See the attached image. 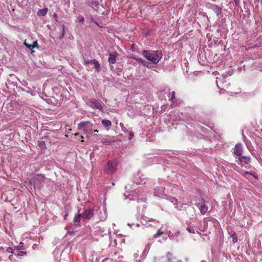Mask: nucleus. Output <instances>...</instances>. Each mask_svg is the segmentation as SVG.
Wrapping results in <instances>:
<instances>
[{
  "instance_id": "nucleus-13",
  "label": "nucleus",
  "mask_w": 262,
  "mask_h": 262,
  "mask_svg": "<svg viewBox=\"0 0 262 262\" xmlns=\"http://www.w3.org/2000/svg\"><path fill=\"white\" fill-rule=\"evenodd\" d=\"M136 60L139 63L142 64L144 67L148 68V69H153L155 68V66L154 65H150V62H147L145 60L143 59L142 58L137 57L136 59Z\"/></svg>"
},
{
  "instance_id": "nucleus-7",
  "label": "nucleus",
  "mask_w": 262,
  "mask_h": 262,
  "mask_svg": "<svg viewBox=\"0 0 262 262\" xmlns=\"http://www.w3.org/2000/svg\"><path fill=\"white\" fill-rule=\"evenodd\" d=\"M195 205L199 208L202 215L205 214L208 210V207L206 205V200L204 198H202L200 202L195 203Z\"/></svg>"
},
{
  "instance_id": "nucleus-46",
  "label": "nucleus",
  "mask_w": 262,
  "mask_h": 262,
  "mask_svg": "<svg viewBox=\"0 0 262 262\" xmlns=\"http://www.w3.org/2000/svg\"><path fill=\"white\" fill-rule=\"evenodd\" d=\"M67 216H68V214H66L64 215V220L66 219Z\"/></svg>"
},
{
  "instance_id": "nucleus-34",
  "label": "nucleus",
  "mask_w": 262,
  "mask_h": 262,
  "mask_svg": "<svg viewBox=\"0 0 262 262\" xmlns=\"http://www.w3.org/2000/svg\"><path fill=\"white\" fill-rule=\"evenodd\" d=\"M100 220L104 221L106 219V214L105 210H104V215L102 216H99Z\"/></svg>"
},
{
  "instance_id": "nucleus-6",
  "label": "nucleus",
  "mask_w": 262,
  "mask_h": 262,
  "mask_svg": "<svg viewBox=\"0 0 262 262\" xmlns=\"http://www.w3.org/2000/svg\"><path fill=\"white\" fill-rule=\"evenodd\" d=\"M98 210H95L94 209L88 208L84 210L82 214V217L84 220H89L93 217L97 215Z\"/></svg>"
},
{
  "instance_id": "nucleus-50",
  "label": "nucleus",
  "mask_w": 262,
  "mask_h": 262,
  "mask_svg": "<svg viewBox=\"0 0 262 262\" xmlns=\"http://www.w3.org/2000/svg\"><path fill=\"white\" fill-rule=\"evenodd\" d=\"M54 16H56V14L55 13H54Z\"/></svg>"
},
{
  "instance_id": "nucleus-40",
  "label": "nucleus",
  "mask_w": 262,
  "mask_h": 262,
  "mask_svg": "<svg viewBox=\"0 0 262 262\" xmlns=\"http://www.w3.org/2000/svg\"><path fill=\"white\" fill-rule=\"evenodd\" d=\"M94 133L93 134L91 135H93V136H99V135H97V133H98V130H97V129H95L94 130Z\"/></svg>"
},
{
  "instance_id": "nucleus-31",
  "label": "nucleus",
  "mask_w": 262,
  "mask_h": 262,
  "mask_svg": "<svg viewBox=\"0 0 262 262\" xmlns=\"http://www.w3.org/2000/svg\"><path fill=\"white\" fill-rule=\"evenodd\" d=\"M247 148L249 150H251V143L250 141H245Z\"/></svg>"
},
{
  "instance_id": "nucleus-18",
  "label": "nucleus",
  "mask_w": 262,
  "mask_h": 262,
  "mask_svg": "<svg viewBox=\"0 0 262 262\" xmlns=\"http://www.w3.org/2000/svg\"><path fill=\"white\" fill-rule=\"evenodd\" d=\"M129 199L130 200H132V199H133L134 200H137V201L138 203L144 202L146 201V198L145 196H142V197L140 198L139 196H135V198H134L133 196H129Z\"/></svg>"
},
{
  "instance_id": "nucleus-42",
  "label": "nucleus",
  "mask_w": 262,
  "mask_h": 262,
  "mask_svg": "<svg viewBox=\"0 0 262 262\" xmlns=\"http://www.w3.org/2000/svg\"><path fill=\"white\" fill-rule=\"evenodd\" d=\"M245 174V175H253V177L256 178L254 174H252L250 172H249V171H246Z\"/></svg>"
},
{
  "instance_id": "nucleus-11",
  "label": "nucleus",
  "mask_w": 262,
  "mask_h": 262,
  "mask_svg": "<svg viewBox=\"0 0 262 262\" xmlns=\"http://www.w3.org/2000/svg\"><path fill=\"white\" fill-rule=\"evenodd\" d=\"M243 152V146L241 143H237L234 148L233 154L237 157L242 155Z\"/></svg>"
},
{
  "instance_id": "nucleus-2",
  "label": "nucleus",
  "mask_w": 262,
  "mask_h": 262,
  "mask_svg": "<svg viewBox=\"0 0 262 262\" xmlns=\"http://www.w3.org/2000/svg\"><path fill=\"white\" fill-rule=\"evenodd\" d=\"M93 124L89 121H83L80 122L78 124L77 128L79 130H82L85 134H92Z\"/></svg>"
},
{
  "instance_id": "nucleus-8",
  "label": "nucleus",
  "mask_w": 262,
  "mask_h": 262,
  "mask_svg": "<svg viewBox=\"0 0 262 262\" xmlns=\"http://www.w3.org/2000/svg\"><path fill=\"white\" fill-rule=\"evenodd\" d=\"M117 137L111 136L108 135L104 136L103 138L101 139V143L103 145H110L112 143L118 141L116 139Z\"/></svg>"
},
{
  "instance_id": "nucleus-41",
  "label": "nucleus",
  "mask_w": 262,
  "mask_h": 262,
  "mask_svg": "<svg viewBox=\"0 0 262 262\" xmlns=\"http://www.w3.org/2000/svg\"><path fill=\"white\" fill-rule=\"evenodd\" d=\"M137 57H138L137 56H136L135 55H130L129 56V58H130L132 59L135 60H136V59H137Z\"/></svg>"
},
{
  "instance_id": "nucleus-39",
  "label": "nucleus",
  "mask_w": 262,
  "mask_h": 262,
  "mask_svg": "<svg viewBox=\"0 0 262 262\" xmlns=\"http://www.w3.org/2000/svg\"><path fill=\"white\" fill-rule=\"evenodd\" d=\"M130 49L133 52H135L136 51V49H135V44H132L131 45V47H130Z\"/></svg>"
},
{
  "instance_id": "nucleus-51",
  "label": "nucleus",
  "mask_w": 262,
  "mask_h": 262,
  "mask_svg": "<svg viewBox=\"0 0 262 262\" xmlns=\"http://www.w3.org/2000/svg\"><path fill=\"white\" fill-rule=\"evenodd\" d=\"M261 130V132H262V128L261 129V130Z\"/></svg>"
},
{
  "instance_id": "nucleus-25",
  "label": "nucleus",
  "mask_w": 262,
  "mask_h": 262,
  "mask_svg": "<svg viewBox=\"0 0 262 262\" xmlns=\"http://www.w3.org/2000/svg\"><path fill=\"white\" fill-rule=\"evenodd\" d=\"M91 21L94 22L96 25H97L100 28L103 27V23L102 22H99L98 23L96 20L94 19L93 17L91 18Z\"/></svg>"
},
{
  "instance_id": "nucleus-29",
  "label": "nucleus",
  "mask_w": 262,
  "mask_h": 262,
  "mask_svg": "<svg viewBox=\"0 0 262 262\" xmlns=\"http://www.w3.org/2000/svg\"><path fill=\"white\" fill-rule=\"evenodd\" d=\"M172 256L171 253L168 252L167 254V261L168 262H173V258H171V257Z\"/></svg>"
},
{
  "instance_id": "nucleus-15",
  "label": "nucleus",
  "mask_w": 262,
  "mask_h": 262,
  "mask_svg": "<svg viewBox=\"0 0 262 262\" xmlns=\"http://www.w3.org/2000/svg\"><path fill=\"white\" fill-rule=\"evenodd\" d=\"M24 244L22 242H20L18 246H17V257L19 256L22 255H26L27 252L25 251H21V250L24 249Z\"/></svg>"
},
{
  "instance_id": "nucleus-28",
  "label": "nucleus",
  "mask_w": 262,
  "mask_h": 262,
  "mask_svg": "<svg viewBox=\"0 0 262 262\" xmlns=\"http://www.w3.org/2000/svg\"><path fill=\"white\" fill-rule=\"evenodd\" d=\"M163 232L161 230H159L157 232V233H156L154 235V237L155 238H157L159 236H160L161 235H162L163 234Z\"/></svg>"
},
{
  "instance_id": "nucleus-38",
  "label": "nucleus",
  "mask_w": 262,
  "mask_h": 262,
  "mask_svg": "<svg viewBox=\"0 0 262 262\" xmlns=\"http://www.w3.org/2000/svg\"><path fill=\"white\" fill-rule=\"evenodd\" d=\"M14 249L11 247H8L7 249V251L9 253H13Z\"/></svg>"
},
{
  "instance_id": "nucleus-12",
  "label": "nucleus",
  "mask_w": 262,
  "mask_h": 262,
  "mask_svg": "<svg viewBox=\"0 0 262 262\" xmlns=\"http://www.w3.org/2000/svg\"><path fill=\"white\" fill-rule=\"evenodd\" d=\"M82 214L78 213L74 216L73 219V223L72 226L74 228L80 226V221L83 219Z\"/></svg>"
},
{
  "instance_id": "nucleus-26",
  "label": "nucleus",
  "mask_w": 262,
  "mask_h": 262,
  "mask_svg": "<svg viewBox=\"0 0 262 262\" xmlns=\"http://www.w3.org/2000/svg\"><path fill=\"white\" fill-rule=\"evenodd\" d=\"M38 145L41 149L46 148V144H45V142L44 141H38Z\"/></svg>"
},
{
  "instance_id": "nucleus-37",
  "label": "nucleus",
  "mask_w": 262,
  "mask_h": 262,
  "mask_svg": "<svg viewBox=\"0 0 262 262\" xmlns=\"http://www.w3.org/2000/svg\"><path fill=\"white\" fill-rule=\"evenodd\" d=\"M92 4L93 7H97L99 5V3L98 2L93 1Z\"/></svg>"
},
{
  "instance_id": "nucleus-4",
  "label": "nucleus",
  "mask_w": 262,
  "mask_h": 262,
  "mask_svg": "<svg viewBox=\"0 0 262 262\" xmlns=\"http://www.w3.org/2000/svg\"><path fill=\"white\" fill-rule=\"evenodd\" d=\"M88 104L93 109H98L100 111H102L103 106L102 102L96 98L90 99Z\"/></svg>"
},
{
  "instance_id": "nucleus-22",
  "label": "nucleus",
  "mask_w": 262,
  "mask_h": 262,
  "mask_svg": "<svg viewBox=\"0 0 262 262\" xmlns=\"http://www.w3.org/2000/svg\"><path fill=\"white\" fill-rule=\"evenodd\" d=\"M102 124L105 127H110L112 125V122L107 119H104L102 121Z\"/></svg>"
},
{
  "instance_id": "nucleus-5",
  "label": "nucleus",
  "mask_w": 262,
  "mask_h": 262,
  "mask_svg": "<svg viewBox=\"0 0 262 262\" xmlns=\"http://www.w3.org/2000/svg\"><path fill=\"white\" fill-rule=\"evenodd\" d=\"M83 64L86 67H89V64H93L94 66V68L96 69V71L97 72H99L101 70L100 64L99 61L95 59L91 60H89L88 59H84Z\"/></svg>"
},
{
  "instance_id": "nucleus-43",
  "label": "nucleus",
  "mask_w": 262,
  "mask_h": 262,
  "mask_svg": "<svg viewBox=\"0 0 262 262\" xmlns=\"http://www.w3.org/2000/svg\"><path fill=\"white\" fill-rule=\"evenodd\" d=\"M120 125L121 127L122 128V130H123V127H124V124L122 123H120Z\"/></svg>"
},
{
  "instance_id": "nucleus-33",
  "label": "nucleus",
  "mask_w": 262,
  "mask_h": 262,
  "mask_svg": "<svg viewBox=\"0 0 262 262\" xmlns=\"http://www.w3.org/2000/svg\"><path fill=\"white\" fill-rule=\"evenodd\" d=\"M31 48L32 49L34 48H38V45L37 41H34L33 42V43L31 45Z\"/></svg>"
},
{
  "instance_id": "nucleus-36",
  "label": "nucleus",
  "mask_w": 262,
  "mask_h": 262,
  "mask_svg": "<svg viewBox=\"0 0 262 262\" xmlns=\"http://www.w3.org/2000/svg\"><path fill=\"white\" fill-rule=\"evenodd\" d=\"M134 136V134L133 132H130L129 133V137H128V140H130L133 138V137Z\"/></svg>"
},
{
  "instance_id": "nucleus-16",
  "label": "nucleus",
  "mask_w": 262,
  "mask_h": 262,
  "mask_svg": "<svg viewBox=\"0 0 262 262\" xmlns=\"http://www.w3.org/2000/svg\"><path fill=\"white\" fill-rule=\"evenodd\" d=\"M117 55V54L116 53L109 54L108 61L110 64H114L116 62Z\"/></svg>"
},
{
  "instance_id": "nucleus-35",
  "label": "nucleus",
  "mask_w": 262,
  "mask_h": 262,
  "mask_svg": "<svg viewBox=\"0 0 262 262\" xmlns=\"http://www.w3.org/2000/svg\"><path fill=\"white\" fill-rule=\"evenodd\" d=\"M128 226H129L130 227H132L133 225H136V227H139L140 226V224L139 223L135 224V223H128L127 224Z\"/></svg>"
},
{
  "instance_id": "nucleus-47",
  "label": "nucleus",
  "mask_w": 262,
  "mask_h": 262,
  "mask_svg": "<svg viewBox=\"0 0 262 262\" xmlns=\"http://www.w3.org/2000/svg\"><path fill=\"white\" fill-rule=\"evenodd\" d=\"M19 90H22V88H18L17 89V92H19Z\"/></svg>"
},
{
  "instance_id": "nucleus-45",
  "label": "nucleus",
  "mask_w": 262,
  "mask_h": 262,
  "mask_svg": "<svg viewBox=\"0 0 262 262\" xmlns=\"http://www.w3.org/2000/svg\"><path fill=\"white\" fill-rule=\"evenodd\" d=\"M190 210L193 212L195 211V209L193 207H191Z\"/></svg>"
},
{
  "instance_id": "nucleus-24",
  "label": "nucleus",
  "mask_w": 262,
  "mask_h": 262,
  "mask_svg": "<svg viewBox=\"0 0 262 262\" xmlns=\"http://www.w3.org/2000/svg\"><path fill=\"white\" fill-rule=\"evenodd\" d=\"M158 190H159V191L155 190L154 193L155 195L160 196L163 194L164 192V189L163 187H160Z\"/></svg>"
},
{
  "instance_id": "nucleus-30",
  "label": "nucleus",
  "mask_w": 262,
  "mask_h": 262,
  "mask_svg": "<svg viewBox=\"0 0 262 262\" xmlns=\"http://www.w3.org/2000/svg\"><path fill=\"white\" fill-rule=\"evenodd\" d=\"M77 20L79 23H83L84 21V18L82 15H79L77 17Z\"/></svg>"
},
{
  "instance_id": "nucleus-21",
  "label": "nucleus",
  "mask_w": 262,
  "mask_h": 262,
  "mask_svg": "<svg viewBox=\"0 0 262 262\" xmlns=\"http://www.w3.org/2000/svg\"><path fill=\"white\" fill-rule=\"evenodd\" d=\"M229 234L231 237L232 238V242L233 244H235L237 242V237L236 233L235 232H229Z\"/></svg>"
},
{
  "instance_id": "nucleus-1",
  "label": "nucleus",
  "mask_w": 262,
  "mask_h": 262,
  "mask_svg": "<svg viewBox=\"0 0 262 262\" xmlns=\"http://www.w3.org/2000/svg\"><path fill=\"white\" fill-rule=\"evenodd\" d=\"M141 55L150 62V65L157 64L162 58L163 54L161 50H143Z\"/></svg>"
},
{
  "instance_id": "nucleus-9",
  "label": "nucleus",
  "mask_w": 262,
  "mask_h": 262,
  "mask_svg": "<svg viewBox=\"0 0 262 262\" xmlns=\"http://www.w3.org/2000/svg\"><path fill=\"white\" fill-rule=\"evenodd\" d=\"M206 6L208 9L213 10L217 16H219L222 13V8L217 5L208 3L206 4Z\"/></svg>"
},
{
  "instance_id": "nucleus-23",
  "label": "nucleus",
  "mask_w": 262,
  "mask_h": 262,
  "mask_svg": "<svg viewBox=\"0 0 262 262\" xmlns=\"http://www.w3.org/2000/svg\"><path fill=\"white\" fill-rule=\"evenodd\" d=\"M168 200L175 205V208H178V204H177L178 201L176 198L172 197V196H169L168 198Z\"/></svg>"
},
{
  "instance_id": "nucleus-3",
  "label": "nucleus",
  "mask_w": 262,
  "mask_h": 262,
  "mask_svg": "<svg viewBox=\"0 0 262 262\" xmlns=\"http://www.w3.org/2000/svg\"><path fill=\"white\" fill-rule=\"evenodd\" d=\"M117 162L116 160L108 161L105 168V172L108 174H112L117 170Z\"/></svg>"
},
{
  "instance_id": "nucleus-49",
  "label": "nucleus",
  "mask_w": 262,
  "mask_h": 262,
  "mask_svg": "<svg viewBox=\"0 0 262 262\" xmlns=\"http://www.w3.org/2000/svg\"><path fill=\"white\" fill-rule=\"evenodd\" d=\"M125 128L124 127H123V131H124V132L125 131V130H125Z\"/></svg>"
},
{
  "instance_id": "nucleus-19",
  "label": "nucleus",
  "mask_w": 262,
  "mask_h": 262,
  "mask_svg": "<svg viewBox=\"0 0 262 262\" xmlns=\"http://www.w3.org/2000/svg\"><path fill=\"white\" fill-rule=\"evenodd\" d=\"M174 100H176L175 92L174 91H172L171 92V96L169 98V101H171V106L172 107H175L177 105V103L175 102Z\"/></svg>"
},
{
  "instance_id": "nucleus-10",
  "label": "nucleus",
  "mask_w": 262,
  "mask_h": 262,
  "mask_svg": "<svg viewBox=\"0 0 262 262\" xmlns=\"http://www.w3.org/2000/svg\"><path fill=\"white\" fill-rule=\"evenodd\" d=\"M251 161V158L249 156H241L238 157L236 162L242 166L248 164Z\"/></svg>"
},
{
  "instance_id": "nucleus-17",
  "label": "nucleus",
  "mask_w": 262,
  "mask_h": 262,
  "mask_svg": "<svg viewBox=\"0 0 262 262\" xmlns=\"http://www.w3.org/2000/svg\"><path fill=\"white\" fill-rule=\"evenodd\" d=\"M186 224L187 225V227H186V230L189 233L193 234L195 233L196 232L199 233L195 227L190 226L187 223V222L186 223Z\"/></svg>"
},
{
  "instance_id": "nucleus-27",
  "label": "nucleus",
  "mask_w": 262,
  "mask_h": 262,
  "mask_svg": "<svg viewBox=\"0 0 262 262\" xmlns=\"http://www.w3.org/2000/svg\"><path fill=\"white\" fill-rule=\"evenodd\" d=\"M62 27V29L61 34L59 37V38L60 39H61L64 36V31H65L66 26H65V25H63Z\"/></svg>"
},
{
  "instance_id": "nucleus-14",
  "label": "nucleus",
  "mask_w": 262,
  "mask_h": 262,
  "mask_svg": "<svg viewBox=\"0 0 262 262\" xmlns=\"http://www.w3.org/2000/svg\"><path fill=\"white\" fill-rule=\"evenodd\" d=\"M45 179V176L42 174H38L33 178V181L35 185H39V184L44 181Z\"/></svg>"
},
{
  "instance_id": "nucleus-20",
  "label": "nucleus",
  "mask_w": 262,
  "mask_h": 262,
  "mask_svg": "<svg viewBox=\"0 0 262 262\" xmlns=\"http://www.w3.org/2000/svg\"><path fill=\"white\" fill-rule=\"evenodd\" d=\"M48 11V9L47 8H45L42 9H39L37 13L38 16H44L47 14Z\"/></svg>"
},
{
  "instance_id": "nucleus-48",
  "label": "nucleus",
  "mask_w": 262,
  "mask_h": 262,
  "mask_svg": "<svg viewBox=\"0 0 262 262\" xmlns=\"http://www.w3.org/2000/svg\"><path fill=\"white\" fill-rule=\"evenodd\" d=\"M260 4L262 5V0H259Z\"/></svg>"
},
{
  "instance_id": "nucleus-32",
  "label": "nucleus",
  "mask_w": 262,
  "mask_h": 262,
  "mask_svg": "<svg viewBox=\"0 0 262 262\" xmlns=\"http://www.w3.org/2000/svg\"><path fill=\"white\" fill-rule=\"evenodd\" d=\"M24 45L25 46L27 47L28 48H29L30 50H31V53H32L34 51L32 50V48H31V45L30 44H29L28 43L26 42V40L24 41Z\"/></svg>"
},
{
  "instance_id": "nucleus-44",
  "label": "nucleus",
  "mask_w": 262,
  "mask_h": 262,
  "mask_svg": "<svg viewBox=\"0 0 262 262\" xmlns=\"http://www.w3.org/2000/svg\"><path fill=\"white\" fill-rule=\"evenodd\" d=\"M233 1L235 3V5L237 6L238 4V0H233Z\"/></svg>"
}]
</instances>
